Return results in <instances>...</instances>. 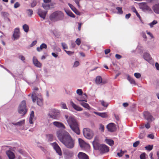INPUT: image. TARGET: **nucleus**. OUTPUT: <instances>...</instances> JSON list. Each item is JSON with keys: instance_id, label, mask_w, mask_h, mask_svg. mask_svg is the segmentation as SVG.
Segmentation results:
<instances>
[{"instance_id": "nucleus-11", "label": "nucleus", "mask_w": 159, "mask_h": 159, "mask_svg": "<svg viewBox=\"0 0 159 159\" xmlns=\"http://www.w3.org/2000/svg\"><path fill=\"white\" fill-rule=\"evenodd\" d=\"M63 154L66 159L71 157L73 155V152L67 149H66L64 151Z\"/></svg>"}, {"instance_id": "nucleus-57", "label": "nucleus", "mask_w": 159, "mask_h": 159, "mask_svg": "<svg viewBox=\"0 0 159 159\" xmlns=\"http://www.w3.org/2000/svg\"><path fill=\"white\" fill-rule=\"evenodd\" d=\"M65 51L66 52V53L69 55H72L74 53V52L67 51L66 50H65Z\"/></svg>"}, {"instance_id": "nucleus-2", "label": "nucleus", "mask_w": 159, "mask_h": 159, "mask_svg": "<svg viewBox=\"0 0 159 159\" xmlns=\"http://www.w3.org/2000/svg\"><path fill=\"white\" fill-rule=\"evenodd\" d=\"M65 117L72 131L77 134H80V131L77 120L73 116H69L68 115H65Z\"/></svg>"}, {"instance_id": "nucleus-28", "label": "nucleus", "mask_w": 159, "mask_h": 159, "mask_svg": "<svg viewBox=\"0 0 159 159\" xmlns=\"http://www.w3.org/2000/svg\"><path fill=\"white\" fill-rule=\"evenodd\" d=\"M25 123V120H21L16 123H12V124L15 125L21 126Z\"/></svg>"}, {"instance_id": "nucleus-48", "label": "nucleus", "mask_w": 159, "mask_h": 159, "mask_svg": "<svg viewBox=\"0 0 159 159\" xmlns=\"http://www.w3.org/2000/svg\"><path fill=\"white\" fill-rule=\"evenodd\" d=\"M53 124L56 126L60 128V122L57 121H54L53 123Z\"/></svg>"}, {"instance_id": "nucleus-43", "label": "nucleus", "mask_w": 159, "mask_h": 159, "mask_svg": "<svg viewBox=\"0 0 159 159\" xmlns=\"http://www.w3.org/2000/svg\"><path fill=\"white\" fill-rule=\"evenodd\" d=\"M101 104L102 106L106 107H107L108 105V104L107 103L105 102L103 100L101 101Z\"/></svg>"}, {"instance_id": "nucleus-16", "label": "nucleus", "mask_w": 159, "mask_h": 159, "mask_svg": "<svg viewBox=\"0 0 159 159\" xmlns=\"http://www.w3.org/2000/svg\"><path fill=\"white\" fill-rule=\"evenodd\" d=\"M70 105L73 108L78 111H81L83 110V108L75 104L72 101L70 102Z\"/></svg>"}, {"instance_id": "nucleus-24", "label": "nucleus", "mask_w": 159, "mask_h": 159, "mask_svg": "<svg viewBox=\"0 0 159 159\" xmlns=\"http://www.w3.org/2000/svg\"><path fill=\"white\" fill-rule=\"evenodd\" d=\"M47 139L48 142L52 141L53 140V136L52 134H46Z\"/></svg>"}, {"instance_id": "nucleus-22", "label": "nucleus", "mask_w": 159, "mask_h": 159, "mask_svg": "<svg viewBox=\"0 0 159 159\" xmlns=\"http://www.w3.org/2000/svg\"><path fill=\"white\" fill-rule=\"evenodd\" d=\"M143 57L145 60L148 61H149L152 59L150 55L148 53H144L143 55Z\"/></svg>"}, {"instance_id": "nucleus-59", "label": "nucleus", "mask_w": 159, "mask_h": 159, "mask_svg": "<svg viewBox=\"0 0 159 159\" xmlns=\"http://www.w3.org/2000/svg\"><path fill=\"white\" fill-rule=\"evenodd\" d=\"M37 43V41L36 40H34L32 42V43L30 45V47H32L34 46Z\"/></svg>"}, {"instance_id": "nucleus-17", "label": "nucleus", "mask_w": 159, "mask_h": 159, "mask_svg": "<svg viewBox=\"0 0 159 159\" xmlns=\"http://www.w3.org/2000/svg\"><path fill=\"white\" fill-rule=\"evenodd\" d=\"M79 159H89L88 156L85 153L80 152L78 155Z\"/></svg>"}, {"instance_id": "nucleus-6", "label": "nucleus", "mask_w": 159, "mask_h": 159, "mask_svg": "<svg viewBox=\"0 0 159 159\" xmlns=\"http://www.w3.org/2000/svg\"><path fill=\"white\" fill-rule=\"evenodd\" d=\"M49 19L52 22L59 20L60 19V11H57L53 12L49 16Z\"/></svg>"}, {"instance_id": "nucleus-37", "label": "nucleus", "mask_w": 159, "mask_h": 159, "mask_svg": "<svg viewBox=\"0 0 159 159\" xmlns=\"http://www.w3.org/2000/svg\"><path fill=\"white\" fill-rule=\"evenodd\" d=\"M76 99L80 102L85 101L87 102V101L85 100V98L82 97H77L76 98Z\"/></svg>"}, {"instance_id": "nucleus-9", "label": "nucleus", "mask_w": 159, "mask_h": 159, "mask_svg": "<svg viewBox=\"0 0 159 159\" xmlns=\"http://www.w3.org/2000/svg\"><path fill=\"white\" fill-rule=\"evenodd\" d=\"M79 142L80 147L84 149H89L90 148L89 145L85 143L83 139L79 138Z\"/></svg>"}, {"instance_id": "nucleus-34", "label": "nucleus", "mask_w": 159, "mask_h": 159, "mask_svg": "<svg viewBox=\"0 0 159 159\" xmlns=\"http://www.w3.org/2000/svg\"><path fill=\"white\" fill-rule=\"evenodd\" d=\"M20 34L14 33L13 35V37L14 38V40L18 39L20 37Z\"/></svg>"}, {"instance_id": "nucleus-36", "label": "nucleus", "mask_w": 159, "mask_h": 159, "mask_svg": "<svg viewBox=\"0 0 159 159\" xmlns=\"http://www.w3.org/2000/svg\"><path fill=\"white\" fill-rule=\"evenodd\" d=\"M116 9L118 11V13L120 14H122L123 13V11L122 10V7H117Z\"/></svg>"}, {"instance_id": "nucleus-12", "label": "nucleus", "mask_w": 159, "mask_h": 159, "mask_svg": "<svg viewBox=\"0 0 159 159\" xmlns=\"http://www.w3.org/2000/svg\"><path fill=\"white\" fill-rule=\"evenodd\" d=\"M143 115L145 119L149 122H151L152 121V116L149 112L148 111L144 112Z\"/></svg>"}, {"instance_id": "nucleus-51", "label": "nucleus", "mask_w": 159, "mask_h": 159, "mask_svg": "<svg viewBox=\"0 0 159 159\" xmlns=\"http://www.w3.org/2000/svg\"><path fill=\"white\" fill-rule=\"evenodd\" d=\"M145 155V153H143L141 154L140 156V159H146Z\"/></svg>"}, {"instance_id": "nucleus-44", "label": "nucleus", "mask_w": 159, "mask_h": 159, "mask_svg": "<svg viewBox=\"0 0 159 159\" xmlns=\"http://www.w3.org/2000/svg\"><path fill=\"white\" fill-rule=\"evenodd\" d=\"M42 99H37V103L38 105L41 106L42 104Z\"/></svg>"}, {"instance_id": "nucleus-19", "label": "nucleus", "mask_w": 159, "mask_h": 159, "mask_svg": "<svg viewBox=\"0 0 159 159\" xmlns=\"http://www.w3.org/2000/svg\"><path fill=\"white\" fill-rule=\"evenodd\" d=\"M6 154L9 159H14L15 157L14 153L10 150L6 151Z\"/></svg>"}, {"instance_id": "nucleus-30", "label": "nucleus", "mask_w": 159, "mask_h": 159, "mask_svg": "<svg viewBox=\"0 0 159 159\" xmlns=\"http://www.w3.org/2000/svg\"><path fill=\"white\" fill-rule=\"evenodd\" d=\"M31 98L33 102H35L36 101V100H37V99H38V97L35 95V94L34 92L32 93Z\"/></svg>"}, {"instance_id": "nucleus-55", "label": "nucleus", "mask_w": 159, "mask_h": 159, "mask_svg": "<svg viewBox=\"0 0 159 159\" xmlns=\"http://www.w3.org/2000/svg\"><path fill=\"white\" fill-rule=\"evenodd\" d=\"M61 44H62V47H63V48L65 50V49H67V45L65 43H61Z\"/></svg>"}, {"instance_id": "nucleus-38", "label": "nucleus", "mask_w": 159, "mask_h": 159, "mask_svg": "<svg viewBox=\"0 0 159 159\" xmlns=\"http://www.w3.org/2000/svg\"><path fill=\"white\" fill-rule=\"evenodd\" d=\"M1 15L4 17H7L9 16V14L6 12H1Z\"/></svg>"}, {"instance_id": "nucleus-63", "label": "nucleus", "mask_w": 159, "mask_h": 159, "mask_svg": "<svg viewBox=\"0 0 159 159\" xmlns=\"http://www.w3.org/2000/svg\"><path fill=\"white\" fill-rule=\"evenodd\" d=\"M149 122L148 121V122L145 125V127L147 129H149L150 127V124L149 123Z\"/></svg>"}, {"instance_id": "nucleus-42", "label": "nucleus", "mask_w": 159, "mask_h": 159, "mask_svg": "<svg viewBox=\"0 0 159 159\" xmlns=\"http://www.w3.org/2000/svg\"><path fill=\"white\" fill-rule=\"evenodd\" d=\"M99 130L102 132H103L104 130V126L102 124L99 125Z\"/></svg>"}, {"instance_id": "nucleus-40", "label": "nucleus", "mask_w": 159, "mask_h": 159, "mask_svg": "<svg viewBox=\"0 0 159 159\" xmlns=\"http://www.w3.org/2000/svg\"><path fill=\"white\" fill-rule=\"evenodd\" d=\"M145 136V134L144 132L143 133H141L139 135V139H143Z\"/></svg>"}, {"instance_id": "nucleus-47", "label": "nucleus", "mask_w": 159, "mask_h": 159, "mask_svg": "<svg viewBox=\"0 0 159 159\" xmlns=\"http://www.w3.org/2000/svg\"><path fill=\"white\" fill-rule=\"evenodd\" d=\"M76 93L79 95L81 96L83 93V92L81 89H78L76 91Z\"/></svg>"}, {"instance_id": "nucleus-58", "label": "nucleus", "mask_w": 159, "mask_h": 159, "mask_svg": "<svg viewBox=\"0 0 159 159\" xmlns=\"http://www.w3.org/2000/svg\"><path fill=\"white\" fill-rule=\"evenodd\" d=\"M148 3H152L154 2L157 0H145Z\"/></svg>"}, {"instance_id": "nucleus-3", "label": "nucleus", "mask_w": 159, "mask_h": 159, "mask_svg": "<svg viewBox=\"0 0 159 159\" xmlns=\"http://www.w3.org/2000/svg\"><path fill=\"white\" fill-rule=\"evenodd\" d=\"M93 145L94 149L99 151L101 153H105L109 151L108 147L105 144H100L98 139H95L93 142Z\"/></svg>"}, {"instance_id": "nucleus-49", "label": "nucleus", "mask_w": 159, "mask_h": 159, "mask_svg": "<svg viewBox=\"0 0 159 159\" xmlns=\"http://www.w3.org/2000/svg\"><path fill=\"white\" fill-rule=\"evenodd\" d=\"M75 43L77 45H80L81 43L80 39L79 38H77L75 41Z\"/></svg>"}, {"instance_id": "nucleus-1", "label": "nucleus", "mask_w": 159, "mask_h": 159, "mask_svg": "<svg viewBox=\"0 0 159 159\" xmlns=\"http://www.w3.org/2000/svg\"><path fill=\"white\" fill-rule=\"evenodd\" d=\"M65 129L64 125L60 123V142L67 148L72 149L75 146V139L67 132L64 130Z\"/></svg>"}, {"instance_id": "nucleus-10", "label": "nucleus", "mask_w": 159, "mask_h": 159, "mask_svg": "<svg viewBox=\"0 0 159 159\" xmlns=\"http://www.w3.org/2000/svg\"><path fill=\"white\" fill-rule=\"evenodd\" d=\"M47 12V11H44L41 9L39 8L38 10L37 13L40 17L42 18L43 20H45Z\"/></svg>"}, {"instance_id": "nucleus-5", "label": "nucleus", "mask_w": 159, "mask_h": 159, "mask_svg": "<svg viewBox=\"0 0 159 159\" xmlns=\"http://www.w3.org/2000/svg\"><path fill=\"white\" fill-rule=\"evenodd\" d=\"M83 132L84 135L87 139H91L94 135L93 131L88 128H84Z\"/></svg>"}, {"instance_id": "nucleus-32", "label": "nucleus", "mask_w": 159, "mask_h": 159, "mask_svg": "<svg viewBox=\"0 0 159 159\" xmlns=\"http://www.w3.org/2000/svg\"><path fill=\"white\" fill-rule=\"evenodd\" d=\"M23 28L25 32H27L29 30V27L26 24L24 25L23 26Z\"/></svg>"}, {"instance_id": "nucleus-61", "label": "nucleus", "mask_w": 159, "mask_h": 159, "mask_svg": "<svg viewBox=\"0 0 159 159\" xmlns=\"http://www.w3.org/2000/svg\"><path fill=\"white\" fill-rule=\"evenodd\" d=\"M79 65V62L78 61H75L74 64V67H77Z\"/></svg>"}, {"instance_id": "nucleus-4", "label": "nucleus", "mask_w": 159, "mask_h": 159, "mask_svg": "<svg viewBox=\"0 0 159 159\" xmlns=\"http://www.w3.org/2000/svg\"><path fill=\"white\" fill-rule=\"evenodd\" d=\"M18 113L24 115H25L27 112V109L26 103L25 101H23L18 107Z\"/></svg>"}, {"instance_id": "nucleus-15", "label": "nucleus", "mask_w": 159, "mask_h": 159, "mask_svg": "<svg viewBox=\"0 0 159 159\" xmlns=\"http://www.w3.org/2000/svg\"><path fill=\"white\" fill-rule=\"evenodd\" d=\"M68 6L70 7L72 10L76 15H78L80 16V12L76 8L74 7L72 4L68 3Z\"/></svg>"}, {"instance_id": "nucleus-46", "label": "nucleus", "mask_w": 159, "mask_h": 159, "mask_svg": "<svg viewBox=\"0 0 159 159\" xmlns=\"http://www.w3.org/2000/svg\"><path fill=\"white\" fill-rule=\"evenodd\" d=\"M157 21L156 20H154L153 21L150 23L149 25L151 27H153V25H154L157 24Z\"/></svg>"}, {"instance_id": "nucleus-56", "label": "nucleus", "mask_w": 159, "mask_h": 159, "mask_svg": "<svg viewBox=\"0 0 159 159\" xmlns=\"http://www.w3.org/2000/svg\"><path fill=\"white\" fill-rule=\"evenodd\" d=\"M61 104V108L64 109H67L65 103H62Z\"/></svg>"}, {"instance_id": "nucleus-29", "label": "nucleus", "mask_w": 159, "mask_h": 159, "mask_svg": "<svg viewBox=\"0 0 159 159\" xmlns=\"http://www.w3.org/2000/svg\"><path fill=\"white\" fill-rule=\"evenodd\" d=\"M127 80L131 84H135V82L134 79L129 76H128L127 77Z\"/></svg>"}, {"instance_id": "nucleus-25", "label": "nucleus", "mask_w": 159, "mask_h": 159, "mask_svg": "<svg viewBox=\"0 0 159 159\" xmlns=\"http://www.w3.org/2000/svg\"><path fill=\"white\" fill-rule=\"evenodd\" d=\"M105 141L106 143L110 146H113L114 144V142L112 139H106Z\"/></svg>"}, {"instance_id": "nucleus-53", "label": "nucleus", "mask_w": 159, "mask_h": 159, "mask_svg": "<svg viewBox=\"0 0 159 159\" xmlns=\"http://www.w3.org/2000/svg\"><path fill=\"white\" fill-rule=\"evenodd\" d=\"M18 58L19 59H20L21 60L23 61H24L25 60V57L22 55H19L18 56Z\"/></svg>"}, {"instance_id": "nucleus-13", "label": "nucleus", "mask_w": 159, "mask_h": 159, "mask_svg": "<svg viewBox=\"0 0 159 159\" xmlns=\"http://www.w3.org/2000/svg\"><path fill=\"white\" fill-rule=\"evenodd\" d=\"M107 128L108 131L111 132H113L116 130V128L115 124L113 123H111L108 124Z\"/></svg>"}, {"instance_id": "nucleus-62", "label": "nucleus", "mask_w": 159, "mask_h": 159, "mask_svg": "<svg viewBox=\"0 0 159 159\" xmlns=\"http://www.w3.org/2000/svg\"><path fill=\"white\" fill-rule=\"evenodd\" d=\"M14 33L20 34V30L19 28H16L14 32Z\"/></svg>"}, {"instance_id": "nucleus-39", "label": "nucleus", "mask_w": 159, "mask_h": 159, "mask_svg": "<svg viewBox=\"0 0 159 159\" xmlns=\"http://www.w3.org/2000/svg\"><path fill=\"white\" fill-rule=\"evenodd\" d=\"M37 4V1L35 0H33L32 2L31 3V7L33 8Z\"/></svg>"}, {"instance_id": "nucleus-20", "label": "nucleus", "mask_w": 159, "mask_h": 159, "mask_svg": "<svg viewBox=\"0 0 159 159\" xmlns=\"http://www.w3.org/2000/svg\"><path fill=\"white\" fill-rule=\"evenodd\" d=\"M93 113L98 116H101V117L104 118H107L108 116V115L107 114V112H98L95 111H94Z\"/></svg>"}, {"instance_id": "nucleus-27", "label": "nucleus", "mask_w": 159, "mask_h": 159, "mask_svg": "<svg viewBox=\"0 0 159 159\" xmlns=\"http://www.w3.org/2000/svg\"><path fill=\"white\" fill-rule=\"evenodd\" d=\"M80 104L84 107V108H87L88 110H90V107L89 105L86 103L82 102L80 103Z\"/></svg>"}, {"instance_id": "nucleus-23", "label": "nucleus", "mask_w": 159, "mask_h": 159, "mask_svg": "<svg viewBox=\"0 0 159 159\" xmlns=\"http://www.w3.org/2000/svg\"><path fill=\"white\" fill-rule=\"evenodd\" d=\"M47 48V45L44 43H42L40 46V47H38L37 48V51L39 52H40L42 50L43 48L46 49Z\"/></svg>"}, {"instance_id": "nucleus-14", "label": "nucleus", "mask_w": 159, "mask_h": 159, "mask_svg": "<svg viewBox=\"0 0 159 159\" xmlns=\"http://www.w3.org/2000/svg\"><path fill=\"white\" fill-rule=\"evenodd\" d=\"M50 144L53 147L58 154L60 155V147L58 144L56 142L51 143Z\"/></svg>"}, {"instance_id": "nucleus-35", "label": "nucleus", "mask_w": 159, "mask_h": 159, "mask_svg": "<svg viewBox=\"0 0 159 159\" xmlns=\"http://www.w3.org/2000/svg\"><path fill=\"white\" fill-rule=\"evenodd\" d=\"M28 15L29 16H31L33 14V10L31 9H28L27 10Z\"/></svg>"}, {"instance_id": "nucleus-7", "label": "nucleus", "mask_w": 159, "mask_h": 159, "mask_svg": "<svg viewBox=\"0 0 159 159\" xmlns=\"http://www.w3.org/2000/svg\"><path fill=\"white\" fill-rule=\"evenodd\" d=\"M58 112L55 109H51L48 114L49 117L54 119H57L59 117Z\"/></svg>"}, {"instance_id": "nucleus-8", "label": "nucleus", "mask_w": 159, "mask_h": 159, "mask_svg": "<svg viewBox=\"0 0 159 159\" xmlns=\"http://www.w3.org/2000/svg\"><path fill=\"white\" fill-rule=\"evenodd\" d=\"M139 5L140 8L143 11H152L151 8L148 6L146 2H142L140 3Z\"/></svg>"}, {"instance_id": "nucleus-50", "label": "nucleus", "mask_w": 159, "mask_h": 159, "mask_svg": "<svg viewBox=\"0 0 159 159\" xmlns=\"http://www.w3.org/2000/svg\"><path fill=\"white\" fill-rule=\"evenodd\" d=\"M139 143L140 142L139 141H136L133 143V146L134 148L136 147L139 145Z\"/></svg>"}, {"instance_id": "nucleus-41", "label": "nucleus", "mask_w": 159, "mask_h": 159, "mask_svg": "<svg viewBox=\"0 0 159 159\" xmlns=\"http://www.w3.org/2000/svg\"><path fill=\"white\" fill-rule=\"evenodd\" d=\"M42 6L44 9L46 10H48L50 8V6L48 5H47L43 4L42 5Z\"/></svg>"}, {"instance_id": "nucleus-60", "label": "nucleus", "mask_w": 159, "mask_h": 159, "mask_svg": "<svg viewBox=\"0 0 159 159\" xmlns=\"http://www.w3.org/2000/svg\"><path fill=\"white\" fill-rule=\"evenodd\" d=\"M110 49H107L105 50V53L107 55L110 52Z\"/></svg>"}, {"instance_id": "nucleus-45", "label": "nucleus", "mask_w": 159, "mask_h": 159, "mask_svg": "<svg viewBox=\"0 0 159 159\" xmlns=\"http://www.w3.org/2000/svg\"><path fill=\"white\" fill-rule=\"evenodd\" d=\"M126 151H122V150H121L120 151V152H118L117 153V155L118 156L120 157L123 156V155L124 154L125 152H126Z\"/></svg>"}, {"instance_id": "nucleus-26", "label": "nucleus", "mask_w": 159, "mask_h": 159, "mask_svg": "<svg viewBox=\"0 0 159 159\" xmlns=\"http://www.w3.org/2000/svg\"><path fill=\"white\" fill-rule=\"evenodd\" d=\"M102 77L100 76H97L96 78L95 82L97 84H100L102 82Z\"/></svg>"}, {"instance_id": "nucleus-52", "label": "nucleus", "mask_w": 159, "mask_h": 159, "mask_svg": "<svg viewBox=\"0 0 159 159\" xmlns=\"http://www.w3.org/2000/svg\"><path fill=\"white\" fill-rule=\"evenodd\" d=\"M134 75L137 78H139L141 77V75L139 73H135Z\"/></svg>"}, {"instance_id": "nucleus-31", "label": "nucleus", "mask_w": 159, "mask_h": 159, "mask_svg": "<svg viewBox=\"0 0 159 159\" xmlns=\"http://www.w3.org/2000/svg\"><path fill=\"white\" fill-rule=\"evenodd\" d=\"M66 12L67 15L73 18L75 17V16L71 11H66Z\"/></svg>"}, {"instance_id": "nucleus-54", "label": "nucleus", "mask_w": 159, "mask_h": 159, "mask_svg": "<svg viewBox=\"0 0 159 159\" xmlns=\"http://www.w3.org/2000/svg\"><path fill=\"white\" fill-rule=\"evenodd\" d=\"M20 6V4H19V3L18 2H16L15 3V4H14V7L15 8H17L18 7H19Z\"/></svg>"}, {"instance_id": "nucleus-21", "label": "nucleus", "mask_w": 159, "mask_h": 159, "mask_svg": "<svg viewBox=\"0 0 159 159\" xmlns=\"http://www.w3.org/2000/svg\"><path fill=\"white\" fill-rule=\"evenodd\" d=\"M152 9L155 13L159 14V3L154 5L152 7Z\"/></svg>"}, {"instance_id": "nucleus-64", "label": "nucleus", "mask_w": 159, "mask_h": 159, "mask_svg": "<svg viewBox=\"0 0 159 159\" xmlns=\"http://www.w3.org/2000/svg\"><path fill=\"white\" fill-rule=\"evenodd\" d=\"M115 57L117 59H120L122 58V56L118 54H116L115 55Z\"/></svg>"}, {"instance_id": "nucleus-18", "label": "nucleus", "mask_w": 159, "mask_h": 159, "mask_svg": "<svg viewBox=\"0 0 159 159\" xmlns=\"http://www.w3.org/2000/svg\"><path fill=\"white\" fill-rule=\"evenodd\" d=\"M33 62L34 65L38 67H40L41 66V64L38 61L35 57H34L33 58Z\"/></svg>"}, {"instance_id": "nucleus-33", "label": "nucleus", "mask_w": 159, "mask_h": 159, "mask_svg": "<svg viewBox=\"0 0 159 159\" xmlns=\"http://www.w3.org/2000/svg\"><path fill=\"white\" fill-rule=\"evenodd\" d=\"M145 148L146 150L148 151H150L153 149V145H149L148 146H146Z\"/></svg>"}]
</instances>
